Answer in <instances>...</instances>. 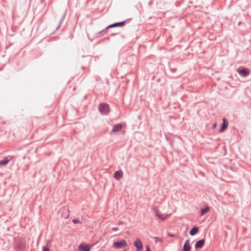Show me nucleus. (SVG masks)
<instances>
[{
    "label": "nucleus",
    "instance_id": "1",
    "mask_svg": "<svg viewBox=\"0 0 251 251\" xmlns=\"http://www.w3.org/2000/svg\"><path fill=\"white\" fill-rule=\"evenodd\" d=\"M113 246L116 249H119L122 247L127 246V244L125 239H123L119 241L114 242L113 243Z\"/></svg>",
    "mask_w": 251,
    "mask_h": 251
},
{
    "label": "nucleus",
    "instance_id": "2",
    "mask_svg": "<svg viewBox=\"0 0 251 251\" xmlns=\"http://www.w3.org/2000/svg\"><path fill=\"white\" fill-rule=\"evenodd\" d=\"M99 110L102 114H106L109 111V107L106 103H101L100 105Z\"/></svg>",
    "mask_w": 251,
    "mask_h": 251
},
{
    "label": "nucleus",
    "instance_id": "3",
    "mask_svg": "<svg viewBox=\"0 0 251 251\" xmlns=\"http://www.w3.org/2000/svg\"><path fill=\"white\" fill-rule=\"evenodd\" d=\"M134 245L137 249V251H141L143 249V245L141 240L137 238L134 243Z\"/></svg>",
    "mask_w": 251,
    "mask_h": 251
},
{
    "label": "nucleus",
    "instance_id": "4",
    "mask_svg": "<svg viewBox=\"0 0 251 251\" xmlns=\"http://www.w3.org/2000/svg\"><path fill=\"white\" fill-rule=\"evenodd\" d=\"M78 251H90L91 250V246L89 245H84L81 243L78 246Z\"/></svg>",
    "mask_w": 251,
    "mask_h": 251
},
{
    "label": "nucleus",
    "instance_id": "5",
    "mask_svg": "<svg viewBox=\"0 0 251 251\" xmlns=\"http://www.w3.org/2000/svg\"><path fill=\"white\" fill-rule=\"evenodd\" d=\"M204 243L205 240L203 239L198 240V241H197L195 245L196 249L202 248L204 246Z\"/></svg>",
    "mask_w": 251,
    "mask_h": 251
},
{
    "label": "nucleus",
    "instance_id": "6",
    "mask_svg": "<svg viewBox=\"0 0 251 251\" xmlns=\"http://www.w3.org/2000/svg\"><path fill=\"white\" fill-rule=\"evenodd\" d=\"M123 176V172L121 170L116 171L113 175V177L116 180L120 179Z\"/></svg>",
    "mask_w": 251,
    "mask_h": 251
},
{
    "label": "nucleus",
    "instance_id": "7",
    "mask_svg": "<svg viewBox=\"0 0 251 251\" xmlns=\"http://www.w3.org/2000/svg\"><path fill=\"white\" fill-rule=\"evenodd\" d=\"M191 246L190 245V240H187L182 248V250L181 251H190L191 250Z\"/></svg>",
    "mask_w": 251,
    "mask_h": 251
},
{
    "label": "nucleus",
    "instance_id": "8",
    "mask_svg": "<svg viewBox=\"0 0 251 251\" xmlns=\"http://www.w3.org/2000/svg\"><path fill=\"white\" fill-rule=\"evenodd\" d=\"M237 72L240 75H241L243 76H246L250 74L249 70L246 69H238Z\"/></svg>",
    "mask_w": 251,
    "mask_h": 251
},
{
    "label": "nucleus",
    "instance_id": "9",
    "mask_svg": "<svg viewBox=\"0 0 251 251\" xmlns=\"http://www.w3.org/2000/svg\"><path fill=\"white\" fill-rule=\"evenodd\" d=\"M123 126V125L122 124H117L113 126L112 131L113 132H117L121 130Z\"/></svg>",
    "mask_w": 251,
    "mask_h": 251
},
{
    "label": "nucleus",
    "instance_id": "10",
    "mask_svg": "<svg viewBox=\"0 0 251 251\" xmlns=\"http://www.w3.org/2000/svg\"><path fill=\"white\" fill-rule=\"evenodd\" d=\"M223 123L221 126L220 132L224 131L226 128V127H227V126H228V122L226 120V119H225V118L223 119Z\"/></svg>",
    "mask_w": 251,
    "mask_h": 251
},
{
    "label": "nucleus",
    "instance_id": "11",
    "mask_svg": "<svg viewBox=\"0 0 251 251\" xmlns=\"http://www.w3.org/2000/svg\"><path fill=\"white\" fill-rule=\"evenodd\" d=\"M199 231V228L197 226H194L190 231V234L192 236L196 235Z\"/></svg>",
    "mask_w": 251,
    "mask_h": 251
},
{
    "label": "nucleus",
    "instance_id": "12",
    "mask_svg": "<svg viewBox=\"0 0 251 251\" xmlns=\"http://www.w3.org/2000/svg\"><path fill=\"white\" fill-rule=\"evenodd\" d=\"M125 22L117 23H115V24H113L112 25H109L108 26V28H112V27H116V26H123L124 25H125Z\"/></svg>",
    "mask_w": 251,
    "mask_h": 251
},
{
    "label": "nucleus",
    "instance_id": "13",
    "mask_svg": "<svg viewBox=\"0 0 251 251\" xmlns=\"http://www.w3.org/2000/svg\"><path fill=\"white\" fill-rule=\"evenodd\" d=\"M209 209L208 206H206L204 208H201V215H203L205 214H206L207 212H208Z\"/></svg>",
    "mask_w": 251,
    "mask_h": 251
},
{
    "label": "nucleus",
    "instance_id": "14",
    "mask_svg": "<svg viewBox=\"0 0 251 251\" xmlns=\"http://www.w3.org/2000/svg\"><path fill=\"white\" fill-rule=\"evenodd\" d=\"M156 215L158 218H159L161 220H164L166 219V217L164 216L163 215H162L161 213H160L158 211H156Z\"/></svg>",
    "mask_w": 251,
    "mask_h": 251
},
{
    "label": "nucleus",
    "instance_id": "15",
    "mask_svg": "<svg viewBox=\"0 0 251 251\" xmlns=\"http://www.w3.org/2000/svg\"><path fill=\"white\" fill-rule=\"evenodd\" d=\"M50 244V241L48 240L47 242V246H44L42 249V251H50L48 246Z\"/></svg>",
    "mask_w": 251,
    "mask_h": 251
},
{
    "label": "nucleus",
    "instance_id": "16",
    "mask_svg": "<svg viewBox=\"0 0 251 251\" xmlns=\"http://www.w3.org/2000/svg\"><path fill=\"white\" fill-rule=\"evenodd\" d=\"M8 162H9V160L7 158H5L2 160H0V166L6 165L8 163Z\"/></svg>",
    "mask_w": 251,
    "mask_h": 251
},
{
    "label": "nucleus",
    "instance_id": "17",
    "mask_svg": "<svg viewBox=\"0 0 251 251\" xmlns=\"http://www.w3.org/2000/svg\"><path fill=\"white\" fill-rule=\"evenodd\" d=\"M153 238L155 240V242L157 243V242H159L160 243L163 242V239L161 238H159L157 237H153Z\"/></svg>",
    "mask_w": 251,
    "mask_h": 251
},
{
    "label": "nucleus",
    "instance_id": "18",
    "mask_svg": "<svg viewBox=\"0 0 251 251\" xmlns=\"http://www.w3.org/2000/svg\"><path fill=\"white\" fill-rule=\"evenodd\" d=\"M72 222L75 224H77L81 223V222L78 219H73Z\"/></svg>",
    "mask_w": 251,
    "mask_h": 251
},
{
    "label": "nucleus",
    "instance_id": "19",
    "mask_svg": "<svg viewBox=\"0 0 251 251\" xmlns=\"http://www.w3.org/2000/svg\"><path fill=\"white\" fill-rule=\"evenodd\" d=\"M111 230L113 231H117V230H118V228H117V227H113V228H112Z\"/></svg>",
    "mask_w": 251,
    "mask_h": 251
},
{
    "label": "nucleus",
    "instance_id": "20",
    "mask_svg": "<svg viewBox=\"0 0 251 251\" xmlns=\"http://www.w3.org/2000/svg\"><path fill=\"white\" fill-rule=\"evenodd\" d=\"M146 251H151L150 248L148 246H146Z\"/></svg>",
    "mask_w": 251,
    "mask_h": 251
},
{
    "label": "nucleus",
    "instance_id": "21",
    "mask_svg": "<svg viewBox=\"0 0 251 251\" xmlns=\"http://www.w3.org/2000/svg\"><path fill=\"white\" fill-rule=\"evenodd\" d=\"M124 224V222L123 221H120L118 224V225H122V224Z\"/></svg>",
    "mask_w": 251,
    "mask_h": 251
},
{
    "label": "nucleus",
    "instance_id": "22",
    "mask_svg": "<svg viewBox=\"0 0 251 251\" xmlns=\"http://www.w3.org/2000/svg\"><path fill=\"white\" fill-rule=\"evenodd\" d=\"M168 235H169L170 237H174V236H175V235H174V234H172V233H168Z\"/></svg>",
    "mask_w": 251,
    "mask_h": 251
},
{
    "label": "nucleus",
    "instance_id": "23",
    "mask_svg": "<svg viewBox=\"0 0 251 251\" xmlns=\"http://www.w3.org/2000/svg\"><path fill=\"white\" fill-rule=\"evenodd\" d=\"M216 127V124H215L214 125V126H213V127H214V128H215Z\"/></svg>",
    "mask_w": 251,
    "mask_h": 251
},
{
    "label": "nucleus",
    "instance_id": "24",
    "mask_svg": "<svg viewBox=\"0 0 251 251\" xmlns=\"http://www.w3.org/2000/svg\"><path fill=\"white\" fill-rule=\"evenodd\" d=\"M123 251H126V250H124Z\"/></svg>",
    "mask_w": 251,
    "mask_h": 251
}]
</instances>
